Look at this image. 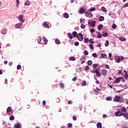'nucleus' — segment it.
Listing matches in <instances>:
<instances>
[{
  "mask_svg": "<svg viewBox=\"0 0 128 128\" xmlns=\"http://www.w3.org/2000/svg\"><path fill=\"white\" fill-rule=\"evenodd\" d=\"M68 104H72V101H68Z\"/></svg>",
  "mask_w": 128,
  "mask_h": 128,
  "instance_id": "0e129e2a",
  "label": "nucleus"
},
{
  "mask_svg": "<svg viewBox=\"0 0 128 128\" xmlns=\"http://www.w3.org/2000/svg\"><path fill=\"white\" fill-rule=\"evenodd\" d=\"M43 26H45L46 28H49L50 27H48V24H46V22H44L43 24Z\"/></svg>",
  "mask_w": 128,
  "mask_h": 128,
  "instance_id": "a211bd4d",
  "label": "nucleus"
},
{
  "mask_svg": "<svg viewBox=\"0 0 128 128\" xmlns=\"http://www.w3.org/2000/svg\"><path fill=\"white\" fill-rule=\"evenodd\" d=\"M80 28H81L84 30V29L86 28V26L84 24H82L80 26Z\"/></svg>",
  "mask_w": 128,
  "mask_h": 128,
  "instance_id": "7c9ffc66",
  "label": "nucleus"
},
{
  "mask_svg": "<svg viewBox=\"0 0 128 128\" xmlns=\"http://www.w3.org/2000/svg\"><path fill=\"white\" fill-rule=\"evenodd\" d=\"M119 40H121V42H126V38L122 37H120Z\"/></svg>",
  "mask_w": 128,
  "mask_h": 128,
  "instance_id": "ddd939ff",
  "label": "nucleus"
},
{
  "mask_svg": "<svg viewBox=\"0 0 128 128\" xmlns=\"http://www.w3.org/2000/svg\"><path fill=\"white\" fill-rule=\"evenodd\" d=\"M55 42H56V44H60V40H58V39H56L55 40Z\"/></svg>",
  "mask_w": 128,
  "mask_h": 128,
  "instance_id": "f3484780",
  "label": "nucleus"
},
{
  "mask_svg": "<svg viewBox=\"0 0 128 128\" xmlns=\"http://www.w3.org/2000/svg\"><path fill=\"white\" fill-rule=\"evenodd\" d=\"M84 54L86 56H88V52L86 50H84Z\"/></svg>",
  "mask_w": 128,
  "mask_h": 128,
  "instance_id": "37998d69",
  "label": "nucleus"
},
{
  "mask_svg": "<svg viewBox=\"0 0 128 128\" xmlns=\"http://www.w3.org/2000/svg\"><path fill=\"white\" fill-rule=\"evenodd\" d=\"M72 80L73 82H76V77H74Z\"/></svg>",
  "mask_w": 128,
  "mask_h": 128,
  "instance_id": "052dcab7",
  "label": "nucleus"
},
{
  "mask_svg": "<svg viewBox=\"0 0 128 128\" xmlns=\"http://www.w3.org/2000/svg\"><path fill=\"white\" fill-rule=\"evenodd\" d=\"M77 32H72V36H76V34H77Z\"/></svg>",
  "mask_w": 128,
  "mask_h": 128,
  "instance_id": "2f4dec72",
  "label": "nucleus"
},
{
  "mask_svg": "<svg viewBox=\"0 0 128 128\" xmlns=\"http://www.w3.org/2000/svg\"><path fill=\"white\" fill-rule=\"evenodd\" d=\"M99 20L100 22H102V20H104V16H101L100 17Z\"/></svg>",
  "mask_w": 128,
  "mask_h": 128,
  "instance_id": "4be33fe9",
  "label": "nucleus"
},
{
  "mask_svg": "<svg viewBox=\"0 0 128 128\" xmlns=\"http://www.w3.org/2000/svg\"><path fill=\"white\" fill-rule=\"evenodd\" d=\"M70 60H76L74 57H71L69 58Z\"/></svg>",
  "mask_w": 128,
  "mask_h": 128,
  "instance_id": "de8ad7c7",
  "label": "nucleus"
},
{
  "mask_svg": "<svg viewBox=\"0 0 128 128\" xmlns=\"http://www.w3.org/2000/svg\"><path fill=\"white\" fill-rule=\"evenodd\" d=\"M82 84L83 86H86V81L83 82H82Z\"/></svg>",
  "mask_w": 128,
  "mask_h": 128,
  "instance_id": "5fc2aeb1",
  "label": "nucleus"
},
{
  "mask_svg": "<svg viewBox=\"0 0 128 128\" xmlns=\"http://www.w3.org/2000/svg\"><path fill=\"white\" fill-rule=\"evenodd\" d=\"M90 12L88 11L87 12H86V16L88 17V16H90Z\"/></svg>",
  "mask_w": 128,
  "mask_h": 128,
  "instance_id": "a878e982",
  "label": "nucleus"
},
{
  "mask_svg": "<svg viewBox=\"0 0 128 128\" xmlns=\"http://www.w3.org/2000/svg\"><path fill=\"white\" fill-rule=\"evenodd\" d=\"M106 100H112V98L110 97H107L106 98Z\"/></svg>",
  "mask_w": 128,
  "mask_h": 128,
  "instance_id": "09e8293b",
  "label": "nucleus"
},
{
  "mask_svg": "<svg viewBox=\"0 0 128 128\" xmlns=\"http://www.w3.org/2000/svg\"><path fill=\"white\" fill-rule=\"evenodd\" d=\"M43 40L44 42V44H48V39H46V37H43Z\"/></svg>",
  "mask_w": 128,
  "mask_h": 128,
  "instance_id": "2eb2a0df",
  "label": "nucleus"
},
{
  "mask_svg": "<svg viewBox=\"0 0 128 128\" xmlns=\"http://www.w3.org/2000/svg\"><path fill=\"white\" fill-rule=\"evenodd\" d=\"M112 28H116V24H114L112 26Z\"/></svg>",
  "mask_w": 128,
  "mask_h": 128,
  "instance_id": "864d4df0",
  "label": "nucleus"
},
{
  "mask_svg": "<svg viewBox=\"0 0 128 128\" xmlns=\"http://www.w3.org/2000/svg\"><path fill=\"white\" fill-rule=\"evenodd\" d=\"M98 38H102V34H100V32H98Z\"/></svg>",
  "mask_w": 128,
  "mask_h": 128,
  "instance_id": "c756f323",
  "label": "nucleus"
},
{
  "mask_svg": "<svg viewBox=\"0 0 128 128\" xmlns=\"http://www.w3.org/2000/svg\"><path fill=\"white\" fill-rule=\"evenodd\" d=\"M78 44H80V43H78V42H76L74 43V46H78Z\"/></svg>",
  "mask_w": 128,
  "mask_h": 128,
  "instance_id": "6e6d98bb",
  "label": "nucleus"
},
{
  "mask_svg": "<svg viewBox=\"0 0 128 128\" xmlns=\"http://www.w3.org/2000/svg\"><path fill=\"white\" fill-rule=\"evenodd\" d=\"M96 66H98V64H94L93 65V68H96Z\"/></svg>",
  "mask_w": 128,
  "mask_h": 128,
  "instance_id": "8fccbe9b",
  "label": "nucleus"
},
{
  "mask_svg": "<svg viewBox=\"0 0 128 128\" xmlns=\"http://www.w3.org/2000/svg\"><path fill=\"white\" fill-rule=\"evenodd\" d=\"M92 64V60H88V66H90Z\"/></svg>",
  "mask_w": 128,
  "mask_h": 128,
  "instance_id": "58836bf2",
  "label": "nucleus"
},
{
  "mask_svg": "<svg viewBox=\"0 0 128 128\" xmlns=\"http://www.w3.org/2000/svg\"><path fill=\"white\" fill-rule=\"evenodd\" d=\"M120 82V78H118L116 80H115L114 82V84H118V82Z\"/></svg>",
  "mask_w": 128,
  "mask_h": 128,
  "instance_id": "9d476101",
  "label": "nucleus"
},
{
  "mask_svg": "<svg viewBox=\"0 0 128 128\" xmlns=\"http://www.w3.org/2000/svg\"><path fill=\"white\" fill-rule=\"evenodd\" d=\"M105 68H106L109 69L110 68V66L106 64V65Z\"/></svg>",
  "mask_w": 128,
  "mask_h": 128,
  "instance_id": "bf43d9fd",
  "label": "nucleus"
},
{
  "mask_svg": "<svg viewBox=\"0 0 128 128\" xmlns=\"http://www.w3.org/2000/svg\"><path fill=\"white\" fill-rule=\"evenodd\" d=\"M72 119L74 120H76V116H73Z\"/></svg>",
  "mask_w": 128,
  "mask_h": 128,
  "instance_id": "680f3d73",
  "label": "nucleus"
},
{
  "mask_svg": "<svg viewBox=\"0 0 128 128\" xmlns=\"http://www.w3.org/2000/svg\"><path fill=\"white\" fill-rule=\"evenodd\" d=\"M77 38H78V40H80V42H82V40H84V36L81 33H79L77 35Z\"/></svg>",
  "mask_w": 128,
  "mask_h": 128,
  "instance_id": "f03ea898",
  "label": "nucleus"
},
{
  "mask_svg": "<svg viewBox=\"0 0 128 128\" xmlns=\"http://www.w3.org/2000/svg\"><path fill=\"white\" fill-rule=\"evenodd\" d=\"M96 76L98 78H100V76H102L100 75V72H98V70H96Z\"/></svg>",
  "mask_w": 128,
  "mask_h": 128,
  "instance_id": "9b49d317",
  "label": "nucleus"
},
{
  "mask_svg": "<svg viewBox=\"0 0 128 128\" xmlns=\"http://www.w3.org/2000/svg\"><path fill=\"white\" fill-rule=\"evenodd\" d=\"M64 16L65 18H68V16H70L68 13H64Z\"/></svg>",
  "mask_w": 128,
  "mask_h": 128,
  "instance_id": "dca6fc26",
  "label": "nucleus"
},
{
  "mask_svg": "<svg viewBox=\"0 0 128 128\" xmlns=\"http://www.w3.org/2000/svg\"><path fill=\"white\" fill-rule=\"evenodd\" d=\"M92 56H94V58H98V55L96 53L93 54Z\"/></svg>",
  "mask_w": 128,
  "mask_h": 128,
  "instance_id": "ea45409f",
  "label": "nucleus"
},
{
  "mask_svg": "<svg viewBox=\"0 0 128 128\" xmlns=\"http://www.w3.org/2000/svg\"><path fill=\"white\" fill-rule=\"evenodd\" d=\"M72 126V124L71 123H69L68 126V128H70Z\"/></svg>",
  "mask_w": 128,
  "mask_h": 128,
  "instance_id": "79ce46f5",
  "label": "nucleus"
},
{
  "mask_svg": "<svg viewBox=\"0 0 128 128\" xmlns=\"http://www.w3.org/2000/svg\"><path fill=\"white\" fill-rule=\"evenodd\" d=\"M120 60H124V56H120Z\"/></svg>",
  "mask_w": 128,
  "mask_h": 128,
  "instance_id": "49530a36",
  "label": "nucleus"
},
{
  "mask_svg": "<svg viewBox=\"0 0 128 128\" xmlns=\"http://www.w3.org/2000/svg\"><path fill=\"white\" fill-rule=\"evenodd\" d=\"M128 78V74L126 73L124 76V78Z\"/></svg>",
  "mask_w": 128,
  "mask_h": 128,
  "instance_id": "13d9d810",
  "label": "nucleus"
},
{
  "mask_svg": "<svg viewBox=\"0 0 128 128\" xmlns=\"http://www.w3.org/2000/svg\"><path fill=\"white\" fill-rule=\"evenodd\" d=\"M115 60L118 62V64L120 62V56H116L114 57Z\"/></svg>",
  "mask_w": 128,
  "mask_h": 128,
  "instance_id": "0eeeda50",
  "label": "nucleus"
},
{
  "mask_svg": "<svg viewBox=\"0 0 128 128\" xmlns=\"http://www.w3.org/2000/svg\"><path fill=\"white\" fill-rule=\"evenodd\" d=\"M102 24H100L98 26V30H100L102 28Z\"/></svg>",
  "mask_w": 128,
  "mask_h": 128,
  "instance_id": "4c0bfd02",
  "label": "nucleus"
},
{
  "mask_svg": "<svg viewBox=\"0 0 128 128\" xmlns=\"http://www.w3.org/2000/svg\"><path fill=\"white\" fill-rule=\"evenodd\" d=\"M105 56H106V54H101V58H105Z\"/></svg>",
  "mask_w": 128,
  "mask_h": 128,
  "instance_id": "e433bc0d",
  "label": "nucleus"
},
{
  "mask_svg": "<svg viewBox=\"0 0 128 128\" xmlns=\"http://www.w3.org/2000/svg\"><path fill=\"white\" fill-rule=\"evenodd\" d=\"M103 36H108V33L105 32V33H103L102 34Z\"/></svg>",
  "mask_w": 128,
  "mask_h": 128,
  "instance_id": "a19ab883",
  "label": "nucleus"
},
{
  "mask_svg": "<svg viewBox=\"0 0 128 128\" xmlns=\"http://www.w3.org/2000/svg\"><path fill=\"white\" fill-rule=\"evenodd\" d=\"M90 12H94L96 10V8H92L89 10Z\"/></svg>",
  "mask_w": 128,
  "mask_h": 128,
  "instance_id": "72a5a7b5",
  "label": "nucleus"
},
{
  "mask_svg": "<svg viewBox=\"0 0 128 128\" xmlns=\"http://www.w3.org/2000/svg\"><path fill=\"white\" fill-rule=\"evenodd\" d=\"M101 10L104 12H106V9L104 7H102Z\"/></svg>",
  "mask_w": 128,
  "mask_h": 128,
  "instance_id": "5701e85b",
  "label": "nucleus"
},
{
  "mask_svg": "<svg viewBox=\"0 0 128 128\" xmlns=\"http://www.w3.org/2000/svg\"><path fill=\"white\" fill-rule=\"evenodd\" d=\"M120 110L121 111L122 114H124L126 112V108L124 106H122Z\"/></svg>",
  "mask_w": 128,
  "mask_h": 128,
  "instance_id": "39448f33",
  "label": "nucleus"
},
{
  "mask_svg": "<svg viewBox=\"0 0 128 128\" xmlns=\"http://www.w3.org/2000/svg\"><path fill=\"white\" fill-rule=\"evenodd\" d=\"M89 47L90 48H91V50H93L94 48V46H92V44H90Z\"/></svg>",
  "mask_w": 128,
  "mask_h": 128,
  "instance_id": "3c124183",
  "label": "nucleus"
},
{
  "mask_svg": "<svg viewBox=\"0 0 128 128\" xmlns=\"http://www.w3.org/2000/svg\"><path fill=\"white\" fill-rule=\"evenodd\" d=\"M18 20L19 22H24V16L22 15H20Z\"/></svg>",
  "mask_w": 128,
  "mask_h": 128,
  "instance_id": "7ed1b4c3",
  "label": "nucleus"
},
{
  "mask_svg": "<svg viewBox=\"0 0 128 128\" xmlns=\"http://www.w3.org/2000/svg\"><path fill=\"white\" fill-rule=\"evenodd\" d=\"M89 42H90V44H94V39H90V40H89Z\"/></svg>",
  "mask_w": 128,
  "mask_h": 128,
  "instance_id": "cd10ccee",
  "label": "nucleus"
},
{
  "mask_svg": "<svg viewBox=\"0 0 128 128\" xmlns=\"http://www.w3.org/2000/svg\"><path fill=\"white\" fill-rule=\"evenodd\" d=\"M9 66H12V62H9Z\"/></svg>",
  "mask_w": 128,
  "mask_h": 128,
  "instance_id": "774afa93",
  "label": "nucleus"
},
{
  "mask_svg": "<svg viewBox=\"0 0 128 128\" xmlns=\"http://www.w3.org/2000/svg\"><path fill=\"white\" fill-rule=\"evenodd\" d=\"M96 26V21H93L91 22V26L94 28Z\"/></svg>",
  "mask_w": 128,
  "mask_h": 128,
  "instance_id": "412c9836",
  "label": "nucleus"
},
{
  "mask_svg": "<svg viewBox=\"0 0 128 128\" xmlns=\"http://www.w3.org/2000/svg\"><path fill=\"white\" fill-rule=\"evenodd\" d=\"M14 128H22V124L20 123H17L14 125Z\"/></svg>",
  "mask_w": 128,
  "mask_h": 128,
  "instance_id": "6e6552de",
  "label": "nucleus"
},
{
  "mask_svg": "<svg viewBox=\"0 0 128 128\" xmlns=\"http://www.w3.org/2000/svg\"><path fill=\"white\" fill-rule=\"evenodd\" d=\"M124 100L122 96H116L114 98V102H122Z\"/></svg>",
  "mask_w": 128,
  "mask_h": 128,
  "instance_id": "f257e3e1",
  "label": "nucleus"
},
{
  "mask_svg": "<svg viewBox=\"0 0 128 128\" xmlns=\"http://www.w3.org/2000/svg\"><path fill=\"white\" fill-rule=\"evenodd\" d=\"M42 104H43V106H46V101L45 100H44L42 102Z\"/></svg>",
  "mask_w": 128,
  "mask_h": 128,
  "instance_id": "338daca9",
  "label": "nucleus"
},
{
  "mask_svg": "<svg viewBox=\"0 0 128 128\" xmlns=\"http://www.w3.org/2000/svg\"><path fill=\"white\" fill-rule=\"evenodd\" d=\"M11 110H12V108L8 107V108H7V112H10Z\"/></svg>",
  "mask_w": 128,
  "mask_h": 128,
  "instance_id": "f704fd0d",
  "label": "nucleus"
},
{
  "mask_svg": "<svg viewBox=\"0 0 128 128\" xmlns=\"http://www.w3.org/2000/svg\"><path fill=\"white\" fill-rule=\"evenodd\" d=\"M124 114V113H122L120 110L119 111L115 112V116H123Z\"/></svg>",
  "mask_w": 128,
  "mask_h": 128,
  "instance_id": "20e7f679",
  "label": "nucleus"
},
{
  "mask_svg": "<svg viewBox=\"0 0 128 128\" xmlns=\"http://www.w3.org/2000/svg\"><path fill=\"white\" fill-rule=\"evenodd\" d=\"M106 72H108V70H102V74L104 76H106Z\"/></svg>",
  "mask_w": 128,
  "mask_h": 128,
  "instance_id": "f8f14e48",
  "label": "nucleus"
},
{
  "mask_svg": "<svg viewBox=\"0 0 128 128\" xmlns=\"http://www.w3.org/2000/svg\"><path fill=\"white\" fill-rule=\"evenodd\" d=\"M68 36H69L70 40H72V34H70V32H68Z\"/></svg>",
  "mask_w": 128,
  "mask_h": 128,
  "instance_id": "6ab92c4d",
  "label": "nucleus"
},
{
  "mask_svg": "<svg viewBox=\"0 0 128 128\" xmlns=\"http://www.w3.org/2000/svg\"><path fill=\"white\" fill-rule=\"evenodd\" d=\"M90 32H94V29H92L90 30Z\"/></svg>",
  "mask_w": 128,
  "mask_h": 128,
  "instance_id": "e2e57ef3",
  "label": "nucleus"
},
{
  "mask_svg": "<svg viewBox=\"0 0 128 128\" xmlns=\"http://www.w3.org/2000/svg\"><path fill=\"white\" fill-rule=\"evenodd\" d=\"M84 12H86V10H84V8H81L80 10H79V12L80 14H84Z\"/></svg>",
  "mask_w": 128,
  "mask_h": 128,
  "instance_id": "4468645a",
  "label": "nucleus"
},
{
  "mask_svg": "<svg viewBox=\"0 0 128 128\" xmlns=\"http://www.w3.org/2000/svg\"><path fill=\"white\" fill-rule=\"evenodd\" d=\"M123 116H124V118H126L128 119V113H124L123 114Z\"/></svg>",
  "mask_w": 128,
  "mask_h": 128,
  "instance_id": "393cba45",
  "label": "nucleus"
},
{
  "mask_svg": "<svg viewBox=\"0 0 128 128\" xmlns=\"http://www.w3.org/2000/svg\"><path fill=\"white\" fill-rule=\"evenodd\" d=\"M79 28H78V26H76V27H75V30H79Z\"/></svg>",
  "mask_w": 128,
  "mask_h": 128,
  "instance_id": "69168bd1",
  "label": "nucleus"
},
{
  "mask_svg": "<svg viewBox=\"0 0 128 128\" xmlns=\"http://www.w3.org/2000/svg\"><path fill=\"white\" fill-rule=\"evenodd\" d=\"M10 120H14V116H12L10 117Z\"/></svg>",
  "mask_w": 128,
  "mask_h": 128,
  "instance_id": "c85d7f7f",
  "label": "nucleus"
},
{
  "mask_svg": "<svg viewBox=\"0 0 128 128\" xmlns=\"http://www.w3.org/2000/svg\"><path fill=\"white\" fill-rule=\"evenodd\" d=\"M59 84H60V88H64V84L60 83Z\"/></svg>",
  "mask_w": 128,
  "mask_h": 128,
  "instance_id": "bb28decb",
  "label": "nucleus"
},
{
  "mask_svg": "<svg viewBox=\"0 0 128 128\" xmlns=\"http://www.w3.org/2000/svg\"><path fill=\"white\" fill-rule=\"evenodd\" d=\"M92 14L90 12V14L88 16V18H92Z\"/></svg>",
  "mask_w": 128,
  "mask_h": 128,
  "instance_id": "4d7b16f0",
  "label": "nucleus"
},
{
  "mask_svg": "<svg viewBox=\"0 0 128 128\" xmlns=\"http://www.w3.org/2000/svg\"><path fill=\"white\" fill-rule=\"evenodd\" d=\"M30 1H26L24 3V6H30Z\"/></svg>",
  "mask_w": 128,
  "mask_h": 128,
  "instance_id": "b1692460",
  "label": "nucleus"
},
{
  "mask_svg": "<svg viewBox=\"0 0 128 128\" xmlns=\"http://www.w3.org/2000/svg\"><path fill=\"white\" fill-rule=\"evenodd\" d=\"M22 26V22L15 24V28H20Z\"/></svg>",
  "mask_w": 128,
  "mask_h": 128,
  "instance_id": "423d86ee",
  "label": "nucleus"
},
{
  "mask_svg": "<svg viewBox=\"0 0 128 128\" xmlns=\"http://www.w3.org/2000/svg\"><path fill=\"white\" fill-rule=\"evenodd\" d=\"M98 128H102V123L98 122L96 124Z\"/></svg>",
  "mask_w": 128,
  "mask_h": 128,
  "instance_id": "aec40b11",
  "label": "nucleus"
},
{
  "mask_svg": "<svg viewBox=\"0 0 128 128\" xmlns=\"http://www.w3.org/2000/svg\"><path fill=\"white\" fill-rule=\"evenodd\" d=\"M6 28H4L1 30V34H6Z\"/></svg>",
  "mask_w": 128,
  "mask_h": 128,
  "instance_id": "1a4fd4ad",
  "label": "nucleus"
},
{
  "mask_svg": "<svg viewBox=\"0 0 128 128\" xmlns=\"http://www.w3.org/2000/svg\"><path fill=\"white\" fill-rule=\"evenodd\" d=\"M20 68H22V66H20V65H18L17 66V70H20Z\"/></svg>",
  "mask_w": 128,
  "mask_h": 128,
  "instance_id": "603ef678",
  "label": "nucleus"
},
{
  "mask_svg": "<svg viewBox=\"0 0 128 128\" xmlns=\"http://www.w3.org/2000/svg\"><path fill=\"white\" fill-rule=\"evenodd\" d=\"M84 42H86V44H88V38H86L84 39Z\"/></svg>",
  "mask_w": 128,
  "mask_h": 128,
  "instance_id": "a18cd8bd",
  "label": "nucleus"
},
{
  "mask_svg": "<svg viewBox=\"0 0 128 128\" xmlns=\"http://www.w3.org/2000/svg\"><path fill=\"white\" fill-rule=\"evenodd\" d=\"M105 46H108V40H106L105 44Z\"/></svg>",
  "mask_w": 128,
  "mask_h": 128,
  "instance_id": "473e14b6",
  "label": "nucleus"
},
{
  "mask_svg": "<svg viewBox=\"0 0 128 128\" xmlns=\"http://www.w3.org/2000/svg\"><path fill=\"white\" fill-rule=\"evenodd\" d=\"M42 37H39V39L38 40V44H40V42H42Z\"/></svg>",
  "mask_w": 128,
  "mask_h": 128,
  "instance_id": "c9c22d12",
  "label": "nucleus"
},
{
  "mask_svg": "<svg viewBox=\"0 0 128 128\" xmlns=\"http://www.w3.org/2000/svg\"><path fill=\"white\" fill-rule=\"evenodd\" d=\"M90 70V67L88 66H86L84 70L86 72V70Z\"/></svg>",
  "mask_w": 128,
  "mask_h": 128,
  "instance_id": "c03bdc74",
  "label": "nucleus"
}]
</instances>
